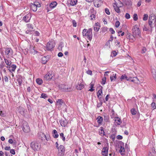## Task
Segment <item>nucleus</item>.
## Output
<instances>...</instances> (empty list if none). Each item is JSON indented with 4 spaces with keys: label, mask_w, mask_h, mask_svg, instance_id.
I'll list each match as a JSON object with an SVG mask.
<instances>
[{
    "label": "nucleus",
    "mask_w": 156,
    "mask_h": 156,
    "mask_svg": "<svg viewBox=\"0 0 156 156\" xmlns=\"http://www.w3.org/2000/svg\"><path fill=\"white\" fill-rule=\"evenodd\" d=\"M92 29L90 28L87 30V29H84L83 30V37L85 38L88 39L90 41L92 38Z\"/></svg>",
    "instance_id": "f257e3e1"
},
{
    "label": "nucleus",
    "mask_w": 156,
    "mask_h": 156,
    "mask_svg": "<svg viewBox=\"0 0 156 156\" xmlns=\"http://www.w3.org/2000/svg\"><path fill=\"white\" fill-rule=\"evenodd\" d=\"M133 36L136 37H141V33L140 30L137 25H135L133 27Z\"/></svg>",
    "instance_id": "f03ea898"
},
{
    "label": "nucleus",
    "mask_w": 156,
    "mask_h": 156,
    "mask_svg": "<svg viewBox=\"0 0 156 156\" xmlns=\"http://www.w3.org/2000/svg\"><path fill=\"white\" fill-rule=\"evenodd\" d=\"M30 147L34 151H38L41 147L40 144L36 141H33L30 144Z\"/></svg>",
    "instance_id": "7ed1b4c3"
},
{
    "label": "nucleus",
    "mask_w": 156,
    "mask_h": 156,
    "mask_svg": "<svg viewBox=\"0 0 156 156\" xmlns=\"http://www.w3.org/2000/svg\"><path fill=\"white\" fill-rule=\"evenodd\" d=\"M155 16L154 14L151 15L149 17V24L151 28L152 27L153 24L154 25H155Z\"/></svg>",
    "instance_id": "20e7f679"
},
{
    "label": "nucleus",
    "mask_w": 156,
    "mask_h": 156,
    "mask_svg": "<svg viewBox=\"0 0 156 156\" xmlns=\"http://www.w3.org/2000/svg\"><path fill=\"white\" fill-rule=\"evenodd\" d=\"M41 6V5L38 2H35L34 3H31L30 4L31 9L34 12H36L37 10V8Z\"/></svg>",
    "instance_id": "39448f33"
},
{
    "label": "nucleus",
    "mask_w": 156,
    "mask_h": 156,
    "mask_svg": "<svg viewBox=\"0 0 156 156\" xmlns=\"http://www.w3.org/2000/svg\"><path fill=\"white\" fill-rule=\"evenodd\" d=\"M58 156H63L65 152V147L63 145H60L58 148Z\"/></svg>",
    "instance_id": "423d86ee"
},
{
    "label": "nucleus",
    "mask_w": 156,
    "mask_h": 156,
    "mask_svg": "<svg viewBox=\"0 0 156 156\" xmlns=\"http://www.w3.org/2000/svg\"><path fill=\"white\" fill-rule=\"evenodd\" d=\"M22 126L23 130L24 132L28 133L30 131V129L29 127L28 126V124L26 122H23Z\"/></svg>",
    "instance_id": "0eeeda50"
},
{
    "label": "nucleus",
    "mask_w": 156,
    "mask_h": 156,
    "mask_svg": "<svg viewBox=\"0 0 156 156\" xmlns=\"http://www.w3.org/2000/svg\"><path fill=\"white\" fill-rule=\"evenodd\" d=\"M109 146L107 145L106 147H104L102 151V154L103 156H108V150Z\"/></svg>",
    "instance_id": "6e6552de"
},
{
    "label": "nucleus",
    "mask_w": 156,
    "mask_h": 156,
    "mask_svg": "<svg viewBox=\"0 0 156 156\" xmlns=\"http://www.w3.org/2000/svg\"><path fill=\"white\" fill-rule=\"evenodd\" d=\"M55 46V44L53 41H49L46 45V48L47 50H51Z\"/></svg>",
    "instance_id": "1a4fd4ad"
},
{
    "label": "nucleus",
    "mask_w": 156,
    "mask_h": 156,
    "mask_svg": "<svg viewBox=\"0 0 156 156\" xmlns=\"http://www.w3.org/2000/svg\"><path fill=\"white\" fill-rule=\"evenodd\" d=\"M5 54L8 56V58L9 56H12L13 55V51L10 48H6L5 51Z\"/></svg>",
    "instance_id": "9d476101"
},
{
    "label": "nucleus",
    "mask_w": 156,
    "mask_h": 156,
    "mask_svg": "<svg viewBox=\"0 0 156 156\" xmlns=\"http://www.w3.org/2000/svg\"><path fill=\"white\" fill-rule=\"evenodd\" d=\"M31 18V14L29 13L23 17V20L26 23H27L29 21Z\"/></svg>",
    "instance_id": "9b49d317"
},
{
    "label": "nucleus",
    "mask_w": 156,
    "mask_h": 156,
    "mask_svg": "<svg viewBox=\"0 0 156 156\" xmlns=\"http://www.w3.org/2000/svg\"><path fill=\"white\" fill-rule=\"evenodd\" d=\"M59 122L61 126L63 127L66 126L68 123L67 121L65 119H62Z\"/></svg>",
    "instance_id": "f8f14e48"
},
{
    "label": "nucleus",
    "mask_w": 156,
    "mask_h": 156,
    "mask_svg": "<svg viewBox=\"0 0 156 156\" xmlns=\"http://www.w3.org/2000/svg\"><path fill=\"white\" fill-rule=\"evenodd\" d=\"M119 152L122 155L124 154L125 149L124 147V143H122V145L119 147Z\"/></svg>",
    "instance_id": "ddd939ff"
},
{
    "label": "nucleus",
    "mask_w": 156,
    "mask_h": 156,
    "mask_svg": "<svg viewBox=\"0 0 156 156\" xmlns=\"http://www.w3.org/2000/svg\"><path fill=\"white\" fill-rule=\"evenodd\" d=\"M53 75L50 74V73H48L44 76V78L45 80H50L52 79L53 76Z\"/></svg>",
    "instance_id": "4468645a"
},
{
    "label": "nucleus",
    "mask_w": 156,
    "mask_h": 156,
    "mask_svg": "<svg viewBox=\"0 0 156 156\" xmlns=\"http://www.w3.org/2000/svg\"><path fill=\"white\" fill-rule=\"evenodd\" d=\"M129 80L131 81L132 82H134L137 83L140 82L139 80L137 77H129Z\"/></svg>",
    "instance_id": "2eb2a0df"
},
{
    "label": "nucleus",
    "mask_w": 156,
    "mask_h": 156,
    "mask_svg": "<svg viewBox=\"0 0 156 156\" xmlns=\"http://www.w3.org/2000/svg\"><path fill=\"white\" fill-rule=\"evenodd\" d=\"M100 29L99 24L98 23H96L94 26V30L96 32H98L99 30Z\"/></svg>",
    "instance_id": "dca6fc26"
},
{
    "label": "nucleus",
    "mask_w": 156,
    "mask_h": 156,
    "mask_svg": "<svg viewBox=\"0 0 156 156\" xmlns=\"http://www.w3.org/2000/svg\"><path fill=\"white\" fill-rule=\"evenodd\" d=\"M120 79L121 81H122L124 80H126L127 81H129V77H127L126 75L124 74L122 75L120 77Z\"/></svg>",
    "instance_id": "f3484780"
},
{
    "label": "nucleus",
    "mask_w": 156,
    "mask_h": 156,
    "mask_svg": "<svg viewBox=\"0 0 156 156\" xmlns=\"http://www.w3.org/2000/svg\"><path fill=\"white\" fill-rule=\"evenodd\" d=\"M76 87L77 90H81L84 87V85L81 83H79L76 85Z\"/></svg>",
    "instance_id": "a211bd4d"
},
{
    "label": "nucleus",
    "mask_w": 156,
    "mask_h": 156,
    "mask_svg": "<svg viewBox=\"0 0 156 156\" xmlns=\"http://www.w3.org/2000/svg\"><path fill=\"white\" fill-rule=\"evenodd\" d=\"M17 81H18L19 85L21 86L22 83L23 82V77L21 76H20L17 79Z\"/></svg>",
    "instance_id": "6ab92c4d"
},
{
    "label": "nucleus",
    "mask_w": 156,
    "mask_h": 156,
    "mask_svg": "<svg viewBox=\"0 0 156 156\" xmlns=\"http://www.w3.org/2000/svg\"><path fill=\"white\" fill-rule=\"evenodd\" d=\"M16 66L15 65H12L11 66H9V70L10 72L15 71Z\"/></svg>",
    "instance_id": "aec40b11"
},
{
    "label": "nucleus",
    "mask_w": 156,
    "mask_h": 156,
    "mask_svg": "<svg viewBox=\"0 0 156 156\" xmlns=\"http://www.w3.org/2000/svg\"><path fill=\"white\" fill-rule=\"evenodd\" d=\"M57 3L56 2H53L51 3L50 5V7L51 9H53L57 5Z\"/></svg>",
    "instance_id": "412c9836"
},
{
    "label": "nucleus",
    "mask_w": 156,
    "mask_h": 156,
    "mask_svg": "<svg viewBox=\"0 0 156 156\" xmlns=\"http://www.w3.org/2000/svg\"><path fill=\"white\" fill-rule=\"evenodd\" d=\"M115 121L116 123L118 125H120L122 123V121L119 117L115 118Z\"/></svg>",
    "instance_id": "4be33fe9"
},
{
    "label": "nucleus",
    "mask_w": 156,
    "mask_h": 156,
    "mask_svg": "<svg viewBox=\"0 0 156 156\" xmlns=\"http://www.w3.org/2000/svg\"><path fill=\"white\" fill-rule=\"evenodd\" d=\"M97 122L98 124H101L103 120V118L102 117L99 116L97 118Z\"/></svg>",
    "instance_id": "5701e85b"
},
{
    "label": "nucleus",
    "mask_w": 156,
    "mask_h": 156,
    "mask_svg": "<svg viewBox=\"0 0 156 156\" xmlns=\"http://www.w3.org/2000/svg\"><path fill=\"white\" fill-rule=\"evenodd\" d=\"M53 136L54 138H57L58 137V134L56 130L54 129L53 130Z\"/></svg>",
    "instance_id": "b1692460"
},
{
    "label": "nucleus",
    "mask_w": 156,
    "mask_h": 156,
    "mask_svg": "<svg viewBox=\"0 0 156 156\" xmlns=\"http://www.w3.org/2000/svg\"><path fill=\"white\" fill-rule=\"evenodd\" d=\"M151 109L152 110H154L156 108V104L155 102L153 101L151 105Z\"/></svg>",
    "instance_id": "393cba45"
},
{
    "label": "nucleus",
    "mask_w": 156,
    "mask_h": 156,
    "mask_svg": "<svg viewBox=\"0 0 156 156\" xmlns=\"http://www.w3.org/2000/svg\"><path fill=\"white\" fill-rule=\"evenodd\" d=\"M125 1H123V2L126 5L129 6L132 5L131 0H126Z\"/></svg>",
    "instance_id": "a878e982"
},
{
    "label": "nucleus",
    "mask_w": 156,
    "mask_h": 156,
    "mask_svg": "<svg viewBox=\"0 0 156 156\" xmlns=\"http://www.w3.org/2000/svg\"><path fill=\"white\" fill-rule=\"evenodd\" d=\"M63 101L62 99H58L56 101V104L57 105L60 106L63 104Z\"/></svg>",
    "instance_id": "bb28decb"
},
{
    "label": "nucleus",
    "mask_w": 156,
    "mask_h": 156,
    "mask_svg": "<svg viewBox=\"0 0 156 156\" xmlns=\"http://www.w3.org/2000/svg\"><path fill=\"white\" fill-rule=\"evenodd\" d=\"M36 83L39 85L43 83V81L42 79L40 78H37L36 80Z\"/></svg>",
    "instance_id": "cd10ccee"
},
{
    "label": "nucleus",
    "mask_w": 156,
    "mask_h": 156,
    "mask_svg": "<svg viewBox=\"0 0 156 156\" xmlns=\"http://www.w3.org/2000/svg\"><path fill=\"white\" fill-rule=\"evenodd\" d=\"M5 62L6 64L9 66H10L11 64V62L6 58H4Z\"/></svg>",
    "instance_id": "c85d7f7f"
},
{
    "label": "nucleus",
    "mask_w": 156,
    "mask_h": 156,
    "mask_svg": "<svg viewBox=\"0 0 156 156\" xmlns=\"http://www.w3.org/2000/svg\"><path fill=\"white\" fill-rule=\"evenodd\" d=\"M2 80L4 81V80L5 82H8V78L7 76H2Z\"/></svg>",
    "instance_id": "c756f323"
},
{
    "label": "nucleus",
    "mask_w": 156,
    "mask_h": 156,
    "mask_svg": "<svg viewBox=\"0 0 156 156\" xmlns=\"http://www.w3.org/2000/svg\"><path fill=\"white\" fill-rule=\"evenodd\" d=\"M116 78V74H113V75L110 76V80L111 81L115 80Z\"/></svg>",
    "instance_id": "7c9ffc66"
},
{
    "label": "nucleus",
    "mask_w": 156,
    "mask_h": 156,
    "mask_svg": "<svg viewBox=\"0 0 156 156\" xmlns=\"http://www.w3.org/2000/svg\"><path fill=\"white\" fill-rule=\"evenodd\" d=\"M152 73L154 79L156 80V69H153L152 70Z\"/></svg>",
    "instance_id": "2f4dec72"
},
{
    "label": "nucleus",
    "mask_w": 156,
    "mask_h": 156,
    "mask_svg": "<svg viewBox=\"0 0 156 156\" xmlns=\"http://www.w3.org/2000/svg\"><path fill=\"white\" fill-rule=\"evenodd\" d=\"M27 26L28 29L33 31V27L32 24L28 23L27 24Z\"/></svg>",
    "instance_id": "473e14b6"
},
{
    "label": "nucleus",
    "mask_w": 156,
    "mask_h": 156,
    "mask_svg": "<svg viewBox=\"0 0 156 156\" xmlns=\"http://www.w3.org/2000/svg\"><path fill=\"white\" fill-rule=\"evenodd\" d=\"M41 60L43 64H45L48 61L47 58L45 56L42 57Z\"/></svg>",
    "instance_id": "72a5a7b5"
},
{
    "label": "nucleus",
    "mask_w": 156,
    "mask_h": 156,
    "mask_svg": "<svg viewBox=\"0 0 156 156\" xmlns=\"http://www.w3.org/2000/svg\"><path fill=\"white\" fill-rule=\"evenodd\" d=\"M77 1V0H71L70 4L71 5L74 6L76 4Z\"/></svg>",
    "instance_id": "f704fd0d"
},
{
    "label": "nucleus",
    "mask_w": 156,
    "mask_h": 156,
    "mask_svg": "<svg viewBox=\"0 0 156 156\" xmlns=\"http://www.w3.org/2000/svg\"><path fill=\"white\" fill-rule=\"evenodd\" d=\"M90 19L91 20H95L96 18V15L94 14H90Z\"/></svg>",
    "instance_id": "c9c22d12"
},
{
    "label": "nucleus",
    "mask_w": 156,
    "mask_h": 156,
    "mask_svg": "<svg viewBox=\"0 0 156 156\" xmlns=\"http://www.w3.org/2000/svg\"><path fill=\"white\" fill-rule=\"evenodd\" d=\"M102 93V90L101 89H100L98 90L97 93V96L99 98V96H101Z\"/></svg>",
    "instance_id": "e433bc0d"
},
{
    "label": "nucleus",
    "mask_w": 156,
    "mask_h": 156,
    "mask_svg": "<svg viewBox=\"0 0 156 156\" xmlns=\"http://www.w3.org/2000/svg\"><path fill=\"white\" fill-rule=\"evenodd\" d=\"M134 36L133 35L132 36H130V40L131 41V42H133V41H135L136 39L134 37Z\"/></svg>",
    "instance_id": "4c0bfd02"
},
{
    "label": "nucleus",
    "mask_w": 156,
    "mask_h": 156,
    "mask_svg": "<svg viewBox=\"0 0 156 156\" xmlns=\"http://www.w3.org/2000/svg\"><path fill=\"white\" fill-rule=\"evenodd\" d=\"M90 12V14L96 15L97 13L96 11L94 10V9H91Z\"/></svg>",
    "instance_id": "58836bf2"
},
{
    "label": "nucleus",
    "mask_w": 156,
    "mask_h": 156,
    "mask_svg": "<svg viewBox=\"0 0 156 156\" xmlns=\"http://www.w3.org/2000/svg\"><path fill=\"white\" fill-rule=\"evenodd\" d=\"M131 112V114L133 115H135L136 113V111L134 108H132L130 110Z\"/></svg>",
    "instance_id": "ea45409f"
},
{
    "label": "nucleus",
    "mask_w": 156,
    "mask_h": 156,
    "mask_svg": "<svg viewBox=\"0 0 156 156\" xmlns=\"http://www.w3.org/2000/svg\"><path fill=\"white\" fill-rule=\"evenodd\" d=\"M60 136L63 141H65V137L64 136V134L63 133H61L60 134Z\"/></svg>",
    "instance_id": "a19ab883"
},
{
    "label": "nucleus",
    "mask_w": 156,
    "mask_h": 156,
    "mask_svg": "<svg viewBox=\"0 0 156 156\" xmlns=\"http://www.w3.org/2000/svg\"><path fill=\"white\" fill-rule=\"evenodd\" d=\"M48 96L47 95V94L44 93H42L41 95V98H43L45 99L47 98Z\"/></svg>",
    "instance_id": "79ce46f5"
},
{
    "label": "nucleus",
    "mask_w": 156,
    "mask_h": 156,
    "mask_svg": "<svg viewBox=\"0 0 156 156\" xmlns=\"http://www.w3.org/2000/svg\"><path fill=\"white\" fill-rule=\"evenodd\" d=\"M148 18V15L147 14H144L143 17V20L144 21L147 20Z\"/></svg>",
    "instance_id": "37998d69"
},
{
    "label": "nucleus",
    "mask_w": 156,
    "mask_h": 156,
    "mask_svg": "<svg viewBox=\"0 0 156 156\" xmlns=\"http://www.w3.org/2000/svg\"><path fill=\"white\" fill-rule=\"evenodd\" d=\"M133 19L134 21H136L138 20V17L137 14H134L133 15Z\"/></svg>",
    "instance_id": "c03bdc74"
},
{
    "label": "nucleus",
    "mask_w": 156,
    "mask_h": 156,
    "mask_svg": "<svg viewBox=\"0 0 156 156\" xmlns=\"http://www.w3.org/2000/svg\"><path fill=\"white\" fill-rule=\"evenodd\" d=\"M114 9L115 11L117 12L118 13H119L120 12V10L119 8L118 7H115V6L114 5Z\"/></svg>",
    "instance_id": "a18cd8bd"
},
{
    "label": "nucleus",
    "mask_w": 156,
    "mask_h": 156,
    "mask_svg": "<svg viewBox=\"0 0 156 156\" xmlns=\"http://www.w3.org/2000/svg\"><path fill=\"white\" fill-rule=\"evenodd\" d=\"M146 50H147V49H146V48H145L144 47H143L142 48L141 52L142 54L146 52Z\"/></svg>",
    "instance_id": "49530a36"
},
{
    "label": "nucleus",
    "mask_w": 156,
    "mask_h": 156,
    "mask_svg": "<svg viewBox=\"0 0 156 156\" xmlns=\"http://www.w3.org/2000/svg\"><path fill=\"white\" fill-rule=\"evenodd\" d=\"M93 87H94L93 84H92L91 83L90 84V89L89 90V91H91V92L93 91L94 90V89H93Z\"/></svg>",
    "instance_id": "de8ad7c7"
},
{
    "label": "nucleus",
    "mask_w": 156,
    "mask_h": 156,
    "mask_svg": "<svg viewBox=\"0 0 156 156\" xmlns=\"http://www.w3.org/2000/svg\"><path fill=\"white\" fill-rule=\"evenodd\" d=\"M120 25V23L119 21H116L115 25V26L117 28L119 27Z\"/></svg>",
    "instance_id": "09e8293b"
},
{
    "label": "nucleus",
    "mask_w": 156,
    "mask_h": 156,
    "mask_svg": "<svg viewBox=\"0 0 156 156\" xmlns=\"http://www.w3.org/2000/svg\"><path fill=\"white\" fill-rule=\"evenodd\" d=\"M33 31L32 30H31L28 29L26 31V33L27 34H31L32 32Z\"/></svg>",
    "instance_id": "8fccbe9b"
},
{
    "label": "nucleus",
    "mask_w": 156,
    "mask_h": 156,
    "mask_svg": "<svg viewBox=\"0 0 156 156\" xmlns=\"http://www.w3.org/2000/svg\"><path fill=\"white\" fill-rule=\"evenodd\" d=\"M153 101L155 102L156 101V95L155 94H153Z\"/></svg>",
    "instance_id": "3c124183"
},
{
    "label": "nucleus",
    "mask_w": 156,
    "mask_h": 156,
    "mask_svg": "<svg viewBox=\"0 0 156 156\" xmlns=\"http://www.w3.org/2000/svg\"><path fill=\"white\" fill-rule=\"evenodd\" d=\"M105 13L108 15L110 14V12L109 9L107 8H106L105 9Z\"/></svg>",
    "instance_id": "603ef678"
},
{
    "label": "nucleus",
    "mask_w": 156,
    "mask_h": 156,
    "mask_svg": "<svg viewBox=\"0 0 156 156\" xmlns=\"http://www.w3.org/2000/svg\"><path fill=\"white\" fill-rule=\"evenodd\" d=\"M106 77H104L102 79V84L104 85L105 84L106 81Z\"/></svg>",
    "instance_id": "864d4df0"
},
{
    "label": "nucleus",
    "mask_w": 156,
    "mask_h": 156,
    "mask_svg": "<svg viewBox=\"0 0 156 156\" xmlns=\"http://www.w3.org/2000/svg\"><path fill=\"white\" fill-rule=\"evenodd\" d=\"M94 5L97 7H99L100 6V5L99 4H98L97 2H94Z\"/></svg>",
    "instance_id": "5fc2aeb1"
},
{
    "label": "nucleus",
    "mask_w": 156,
    "mask_h": 156,
    "mask_svg": "<svg viewBox=\"0 0 156 156\" xmlns=\"http://www.w3.org/2000/svg\"><path fill=\"white\" fill-rule=\"evenodd\" d=\"M110 41L108 40L106 43V44H105L106 46H108L109 48L110 47Z\"/></svg>",
    "instance_id": "6e6d98bb"
},
{
    "label": "nucleus",
    "mask_w": 156,
    "mask_h": 156,
    "mask_svg": "<svg viewBox=\"0 0 156 156\" xmlns=\"http://www.w3.org/2000/svg\"><path fill=\"white\" fill-rule=\"evenodd\" d=\"M109 31L112 34H114L115 33V31L112 28H110L109 29Z\"/></svg>",
    "instance_id": "4d7b16f0"
},
{
    "label": "nucleus",
    "mask_w": 156,
    "mask_h": 156,
    "mask_svg": "<svg viewBox=\"0 0 156 156\" xmlns=\"http://www.w3.org/2000/svg\"><path fill=\"white\" fill-rule=\"evenodd\" d=\"M130 15L128 13H126L125 15V17L127 19H129L130 18Z\"/></svg>",
    "instance_id": "13d9d810"
},
{
    "label": "nucleus",
    "mask_w": 156,
    "mask_h": 156,
    "mask_svg": "<svg viewBox=\"0 0 156 156\" xmlns=\"http://www.w3.org/2000/svg\"><path fill=\"white\" fill-rule=\"evenodd\" d=\"M10 152L11 154L13 155H14L15 154V150L13 149H11Z\"/></svg>",
    "instance_id": "bf43d9fd"
},
{
    "label": "nucleus",
    "mask_w": 156,
    "mask_h": 156,
    "mask_svg": "<svg viewBox=\"0 0 156 156\" xmlns=\"http://www.w3.org/2000/svg\"><path fill=\"white\" fill-rule=\"evenodd\" d=\"M148 30V28L147 25H144L143 27V30L147 31Z\"/></svg>",
    "instance_id": "052dcab7"
},
{
    "label": "nucleus",
    "mask_w": 156,
    "mask_h": 156,
    "mask_svg": "<svg viewBox=\"0 0 156 156\" xmlns=\"http://www.w3.org/2000/svg\"><path fill=\"white\" fill-rule=\"evenodd\" d=\"M117 139L118 140H121L122 139V137L121 135H118L117 136Z\"/></svg>",
    "instance_id": "680f3d73"
},
{
    "label": "nucleus",
    "mask_w": 156,
    "mask_h": 156,
    "mask_svg": "<svg viewBox=\"0 0 156 156\" xmlns=\"http://www.w3.org/2000/svg\"><path fill=\"white\" fill-rule=\"evenodd\" d=\"M0 116L2 117H4L5 116V115L2 111H0Z\"/></svg>",
    "instance_id": "e2e57ef3"
},
{
    "label": "nucleus",
    "mask_w": 156,
    "mask_h": 156,
    "mask_svg": "<svg viewBox=\"0 0 156 156\" xmlns=\"http://www.w3.org/2000/svg\"><path fill=\"white\" fill-rule=\"evenodd\" d=\"M87 74H88L89 75H91L92 74V72L90 70H87Z\"/></svg>",
    "instance_id": "0e129e2a"
},
{
    "label": "nucleus",
    "mask_w": 156,
    "mask_h": 156,
    "mask_svg": "<svg viewBox=\"0 0 156 156\" xmlns=\"http://www.w3.org/2000/svg\"><path fill=\"white\" fill-rule=\"evenodd\" d=\"M112 55L113 56H115L117 54V53L115 51H114L112 52Z\"/></svg>",
    "instance_id": "69168bd1"
},
{
    "label": "nucleus",
    "mask_w": 156,
    "mask_h": 156,
    "mask_svg": "<svg viewBox=\"0 0 156 156\" xmlns=\"http://www.w3.org/2000/svg\"><path fill=\"white\" fill-rule=\"evenodd\" d=\"M58 55L59 57H62L63 55V54L62 53L60 52L58 54Z\"/></svg>",
    "instance_id": "338daca9"
},
{
    "label": "nucleus",
    "mask_w": 156,
    "mask_h": 156,
    "mask_svg": "<svg viewBox=\"0 0 156 156\" xmlns=\"http://www.w3.org/2000/svg\"><path fill=\"white\" fill-rule=\"evenodd\" d=\"M8 142L10 144H12L13 143V140L12 139H10L9 140Z\"/></svg>",
    "instance_id": "774afa93"
}]
</instances>
